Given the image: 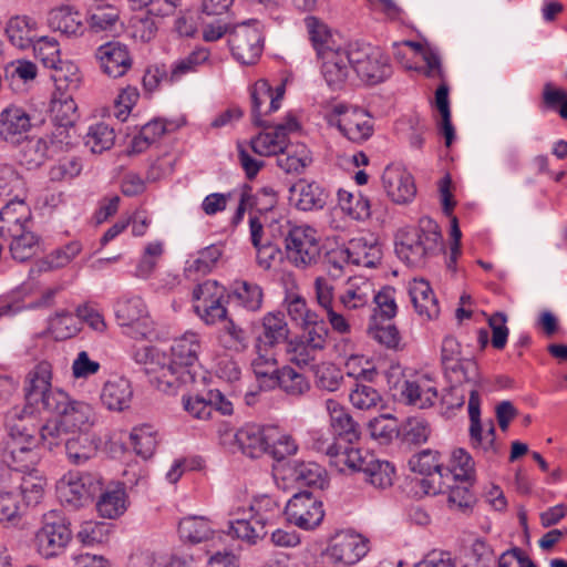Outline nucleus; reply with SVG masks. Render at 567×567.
<instances>
[{"label": "nucleus", "instance_id": "f257e3e1", "mask_svg": "<svg viewBox=\"0 0 567 567\" xmlns=\"http://www.w3.org/2000/svg\"><path fill=\"white\" fill-rule=\"evenodd\" d=\"M443 249L440 226L432 218H420L416 228H403L395 235V254L410 266H420Z\"/></svg>", "mask_w": 567, "mask_h": 567}, {"label": "nucleus", "instance_id": "f03ea898", "mask_svg": "<svg viewBox=\"0 0 567 567\" xmlns=\"http://www.w3.org/2000/svg\"><path fill=\"white\" fill-rule=\"evenodd\" d=\"M37 417L32 413L22 416L11 426L10 439L3 451V462L18 472H34L40 461L37 437Z\"/></svg>", "mask_w": 567, "mask_h": 567}, {"label": "nucleus", "instance_id": "7ed1b4c3", "mask_svg": "<svg viewBox=\"0 0 567 567\" xmlns=\"http://www.w3.org/2000/svg\"><path fill=\"white\" fill-rule=\"evenodd\" d=\"M200 350L199 337L194 332H186L174 339L171 347V353H166L165 365L169 368L172 377L176 379L171 393H174L182 385L190 384L195 381L198 364V353Z\"/></svg>", "mask_w": 567, "mask_h": 567}, {"label": "nucleus", "instance_id": "20e7f679", "mask_svg": "<svg viewBox=\"0 0 567 567\" xmlns=\"http://www.w3.org/2000/svg\"><path fill=\"white\" fill-rule=\"evenodd\" d=\"M101 491L102 480L95 473L68 472L56 483L59 501L71 508L84 506Z\"/></svg>", "mask_w": 567, "mask_h": 567}, {"label": "nucleus", "instance_id": "39448f33", "mask_svg": "<svg viewBox=\"0 0 567 567\" xmlns=\"http://www.w3.org/2000/svg\"><path fill=\"white\" fill-rule=\"evenodd\" d=\"M69 525L66 518L58 511H50L43 515L42 526L34 537L40 556L52 558L65 549L72 538Z\"/></svg>", "mask_w": 567, "mask_h": 567}, {"label": "nucleus", "instance_id": "423d86ee", "mask_svg": "<svg viewBox=\"0 0 567 567\" xmlns=\"http://www.w3.org/2000/svg\"><path fill=\"white\" fill-rule=\"evenodd\" d=\"M48 412L60 416L61 423L70 433L91 432L97 422V414L91 404L73 400L66 392L58 394L55 401L52 400Z\"/></svg>", "mask_w": 567, "mask_h": 567}, {"label": "nucleus", "instance_id": "0eeeda50", "mask_svg": "<svg viewBox=\"0 0 567 567\" xmlns=\"http://www.w3.org/2000/svg\"><path fill=\"white\" fill-rule=\"evenodd\" d=\"M285 250L288 261L296 268L311 267L320 256L317 231L307 225L290 227L285 235Z\"/></svg>", "mask_w": 567, "mask_h": 567}, {"label": "nucleus", "instance_id": "6e6552de", "mask_svg": "<svg viewBox=\"0 0 567 567\" xmlns=\"http://www.w3.org/2000/svg\"><path fill=\"white\" fill-rule=\"evenodd\" d=\"M352 63L353 71L369 84L380 83L391 74L389 58L379 47L353 43Z\"/></svg>", "mask_w": 567, "mask_h": 567}, {"label": "nucleus", "instance_id": "1a4fd4ad", "mask_svg": "<svg viewBox=\"0 0 567 567\" xmlns=\"http://www.w3.org/2000/svg\"><path fill=\"white\" fill-rule=\"evenodd\" d=\"M357 457H351V462H347L341 473L362 472L364 481L375 488L385 489L393 484L395 470L394 466L384 460H379L374 454L362 452L354 447Z\"/></svg>", "mask_w": 567, "mask_h": 567}, {"label": "nucleus", "instance_id": "9d476101", "mask_svg": "<svg viewBox=\"0 0 567 567\" xmlns=\"http://www.w3.org/2000/svg\"><path fill=\"white\" fill-rule=\"evenodd\" d=\"M114 313L121 327L132 329L135 338H146L153 330V320L150 317L144 300L138 296H124L114 305Z\"/></svg>", "mask_w": 567, "mask_h": 567}, {"label": "nucleus", "instance_id": "9b49d317", "mask_svg": "<svg viewBox=\"0 0 567 567\" xmlns=\"http://www.w3.org/2000/svg\"><path fill=\"white\" fill-rule=\"evenodd\" d=\"M51 381V363L48 361L37 363L25 377L27 402L31 405H41L43 410L49 411L52 400L55 401L58 394L64 393L61 389L52 388Z\"/></svg>", "mask_w": 567, "mask_h": 567}, {"label": "nucleus", "instance_id": "f8f14e48", "mask_svg": "<svg viewBox=\"0 0 567 567\" xmlns=\"http://www.w3.org/2000/svg\"><path fill=\"white\" fill-rule=\"evenodd\" d=\"M285 95V84L275 90L267 80H258L250 90L252 123L260 127H271L269 115L280 109Z\"/></svg>", "mask_w": 567, "mask_h": 567}, {"label": "nucleus", "instance_id": "ddd939ff", "mask_svg": "<svg viewBox=\"0 0 567 567\" xmlns=\"http://www.w3.org/2000/svg\"><path fill=\"white\" fill-rule=\"evenodd\" d=\"M329 122L336 125L344 137L354 143L367 141L373 133L372 120L361 109L336 105Z\"/></svg>", "mask_w": 567, "mask_h": 567}, {"label": "nucleus", "instance_id": "4468645a", "mask_svg": "<svg viewBox=\"0 0 567 567\" xmlns=\"http://www.w3.org/2000/svg\"><path fill=\"white\" fill-rule=\"evenodd\" d=\"M78 106L70 94L61 93L52 100L51 112L54 122L51 145L54 148L63 150L72 144L71 131L79 118Z\"/></svg>", "mask_w": 567, "mask_h": 567}, {"label": "nucleus", "instance_id": "2eb2a0df", "mask_svg": "<svg viewBox=\"0 0 567 567\" xmlns=\"http://www.w3.org/2000/svg\"><path fill=\"white\" fill-rule=\"evenodd\" d=\"M369 551V539L352 530H342L330 538L324 555L334 563L353 565Z\"/></svg>", "mask_w": 567, "mask_h": 567}, {"label": "nucleus", "instance_id": "dca6fc26", "mask_svg": "<svg viewBox=\"0 0 567 567\" xmlns=\"http://www.w3.org/2000/svg\"><path fill=\"white\" fill-rule=\"evenodd\" d=\"M133 359L137 364L144 367L152 384L163 392L171 393L176 379L172 377L169 368L165 365L166 352L155 347L143 346L134 350Z\"/></svg>", "mask_w": 567, "mask_h": 567}, {"label": "nucleus", "instance_id": "f3484780", "mask_svg": "<svg viewBox=\"0 0 567 567\" xmlns=\"http://www.w3.org/2000/svg\"><path fill=\"white\" fill-rule=\"evenodd\" d=\"M234 58L243 64H254L264 50V37L258 28L248 23L236 25L228 38Z\"/></svg>", "mask_w": 567, "mask_h": 567}, {"label": "nucleus", "instance_id": "a211bd4d", "mask_svg": "<svg viewBox=\"0 0 567 567\" xmlns=\"http://www.w3.org/2000/svg\"><path fill=\"white\" fill-rule=\"evenodd\" d=\"M285 514L291 524L302 529L317 527L324 517L322 502L309 492L295 494L288 501Z\"/></svg>", "mask_w": 567, "mask_h": 567}, {"label": "nucleus", "instance_id": "6ab92c4d", "mask_svg": "<svg viewBox=\"0 0 567 567\" xmlns=\"http://www.w3.org/2000/svg\"><path fill=\"white\" fill-rule=\"evenodd\" d=\"M481 399L480 393L472 389L468 398L470 415V436L474 449H481L484 453L496 455L499 453V446L495 442V425L493 420L487 423H481Z\"/></svg>", "mask_w": 567, "mask_h": 567}, {"label": "nucleus", "instance_id": "aec40b11", "mask_svg": "<svg viewBox=\"0 0 567 567\" xmlns=\"http://www.w3.org/2000/svg\"><path fill=\"white\" fill-rule=\"evenodd\" d=\"M352 52L353 43L344 48L338 45L318 56L321 60V73L329 86L339 89L346 83L353 70Z\"/></svg>", "mask_w": 567, "mask_h": 567}, {"label": "nucleus", "instance_id": "412c9836", "mask_svg": "<svg viewBox=\"0 0 567 567\" xmlns=\"http://www.w3.org/2000/svg\"><path fill=\"white\" fill-rule=\"evenodd\" d=\"M274 429H264L257 424H246L233 433L226 432L224 436L231 439L239 450L249 457H259L268 453L271 447Z\"/></svg>", "mask_w": 567, "mask_h": 567}, {"label": "nucleus", "instance_id": "4be33fe9", "mask_svg": "<svg viewBox=\"0 0 567 567\" xmlns=\"http://www.w3.org/2000/svg\"><path fill=\"white\" fill-rule=\"evenodd\" d=\"M272 131L259 133L251 138V150L260 156H279L288 142V134L297 131L298 122L293 116H288L284 123L270 127Z\"/></svg>", "mask_w": 567, "mask_h": 567}, {"label": "nucleus", "instance_id": "5701e85b", "mask_svg": "<svg viewBox=\"0 0 567 567\" xmlns=\"http://www.w3.org/2000/svg\"><path fill=\"white\" fill-rule=\"evenodd\" d=\"M95 58L102 71L114 79L125 75L133 64L127 45L117 41L100 45L95 51Z\"/></svg>", "mask_w": 567, "mask_h": 567}, {"label": "nucleus", "instance_id": "b1692460", "mask_svg": "<svg viewBox=\"0 0 567 567\" xmlns=\"http://www.w3.org/2000/svg\"><path fill=\"white\" fill-rule=\"evenodd\" d=\"M382 184L386 195L396 204L410 203L415 197L414 178L402 166H386L382 175Z\"/></svg>", "mask_w": 567, "mask_h": 567}, {"label": "nucleus", "instance_id": "393cba45", "mask_svg": "<svg viewBox=\"0 0 567 567\" xmlns=\"http://www.w3.org/2000/svg\"><path fill=\"white\" fill-rule=\"evenodd\" d=\"M311 446L317 452L328 456L330 466L340 473L347 462H351V457H357L354 446L342 445L337 437H329L328 433L322 430L311 432Z\"/></svg>", "mask_w": 567, "mask_h": 567}, {"label": "nucleus", "instance_id": "a878e982", "mask_svg": "<svg viewBox=\"0 0 567 567\" xmlns=\"http://www.w3.org/2000/svg\"><path fill=\"white\" fill-rule=\"evenodd\" d=\"M32 228V212L24 199L9 200L0 210V237Z\"/></svg>", "mask_w": 567, "mask_h": 567}, {"label": "nucleus", "instance_id": "bb28decb", "mask_svg": "<svg viewBox=\"0 0 567 567\" xmlns=\"http://www.w3.org/2000/svg\"><path fill=\"white\" fill-rule=\"evenodd\" d=\"M9 42L19 50H29L40 38L39 22L25 14L11 17L6 24Z\"/></svg>", "mask_w": 567, "mask_h": 567}, {"label": "nucleus", "instance_id": "cd10ccee", "mask_svg": "<svg viewBox=\"0 0 567 567\" xmlns=\"http://www.w3.org/2000/svg\"><path fill=\"white\" fill-rule=\"evenodd\" d=\"M401 395L406 403L419 409H426L434 404L437 399L435 382L429 375H419L413 380H405Z\"/></svg>", "mask_w": 567, "mask_h": 567}, {"label": "nucleus", "instance_id": "c85d7f7f", "mask_svg": "<svg viewBox=\"0 0 567 567\" xmlns=\"http://www.w3.org/2000/svg\"><path fill=\"white\" fill-rule=\"evenodd\" d=\"M257 511L259 512L264 507L269 511V514L266 516H259L258 519H256L257 524H260V529H257L251 525L249 520L246 519H238L236 522L230 523L228 534L231 535L235 538L248 540V542H255L257 538L260 537V532L265 527V525L272 519L274 517L278 516L280 514V507L279 505L274 502L270 497H264L261 501L257 503Z\"/></svg>", "mask_w": 567, "mask_h": 567}, {"label": "nucleus", "instance_id": "c756f323", "mask_svg": "<svg viewBox=\"0 0 567 567\" xmlns=\"http://www.w3.org/2000/svg\"><path fill=\"white\" fill-rule=\"evenodd\" d=\"M326 406L334 435L338 436V440H344L343 445H351L353 441L360 437L359 424L337 401L329 399L326 401Z\"/></svg>", "mask_w": 567, "mask_h": 567}, {"label": "nucleus", "instance_id": "7c9ffc66", "mask_svg": "<svg viewBox=\"0 0 567 567\" xmlns=\"http://www.w3.org/2000/svg\"><path fill=\"white\" fill-rule=\"evenodd\" d=\"M278 386L285 394L291 398H301L310 391L308 378L290 365H284L272 379H269L267 389Z\"/></svg>", "mask_w": 567, "mask_h": 567}, {"label": "nucleus", "instance_id": "2f4dec72", "mask_svg": "<svg viewBox=\"0 0 567 567\" xmlns=\"http://www.w3.org/2000/svg\"><path fill=\"white\" fill-rule=\"evenodd\" d=\"M48 25L68 38L80 37L85 27L81 14L69 6L54 8L48 13Z\"/></svg>", "mask_w": 567, "mask_h": 567}, {"label": "nucleus", "instance_id": "473e14b6", "mask_svg": "<svg viewBox=\"0 0 567 567\" xmlns=\"http://www.w3.org/2000/svg\"><path fill=\"white\" fill-rule=\"evenodd\" d=\"M133 389L128 379L117 377L107 380L101 392L103 405L111 411H123L131 404Z\"/></svg>", "mask_w": 567, "mask_h": 567}, {"label": "nucleus", "instance_id": "72a5a7b5", "mask_svg": "<svg viewBox=\"0 0 567 567\" xmlns=\"http://www.w3.org/2000/svg\"><path fill=\"white\" fill-rule=\"evenodd\" d=\"M409 295L417 313L426 319H436L440 307L430 284L424 279H413L409 284Z\"/></svg>", "mask_w": 567, "mask_h": 567}, {"label": "nucleus", "instance_id": "f704fd0d", "mask_svg": "<svg viewBox=\"0 0 567 567\" xmlns=\"http://www.w3.org/2000/svg\"><path fill=\"white\" fill-rule=\"evenodd\" d=\"M341 256L350 257L353 265L363 267H375L381 259V248L375 240L364 237L353 238L348 243L344 251L339 252Z\"/></svg>", "mask_w": 567, "mask_h": 567}, {"label": "nucleus", "instance_id": "c9c22d12", "mask_svg": "<svg viewBox=\"0 0 567 567\" xmlns=\"http://www.w3.org/2000/svg\"><path fill=\"white\" fill-rule=\"evenodd\" d=\"M374 293L373 284L363 277H353L346 284L344 290L339 295L340 303L348 310L365 307Z\"/></svg>", "mask_w": 567, "mask_h": 567}, {"label": "nucleus", "instance_id": "e433bc0d", "mask_svg": "<svg viewBox=\"0 0 567 567\" xmlns=\"http://www.w3.org/2000/svg\"><path fill=\"white\" fill-rule=\"evenodd\" d=\"M30 126L29 115L20 107H7L0 114V136L8 142L19 143Z\"/></svg>", "mask_w": 567, "mask_h": 567}, {"label": "nucleus", "instance_id": "4c0bfd02", "mask_svg": "<svg viewBox=\"0 0 567 567\" xmlns=\"http://www.w3.org/2000/svg\"><path fill=\"white\" fill-rule=\"evenodd\" d=\"M254 350L251 369L261 386L266 388L269 379H272L279 370L275 347L255 341Z\"/></svg>", "mask_w": 567, "mask_h": 567}, {"label": "nucleus", "instance_id": "58836bf2", "mask_svg": "<svg viewBox=\"0 0 567 567\" xmlns=\"http://www.w3.org/2000/svg\"><path fill=\"white\" fill-rule=\"evenodd\" d=\"M290 192L296 207L303 212L323 208L328 198L326 190L315 182H299Z\"/></svg>", "mask_w": 567, "mask_h": 567}, {"label": "nucleus", "instance_id": "ea45409f", "mask_svg": "<svg viewBox=\"0 0 567 567\" xmlns=\"http://www.w3.org/2000/svg\"><path fill=\"white\" fill-rule=\"evenodd\" d=\"M99 444L100 439L95 434L78 433L76 436L65 441V453L71 463L81 465L96 455Z\"/></svg>", "mask_w": 567, "mask_h": 567}, {"label": "nucleus", "instance_id": "a19ab883", "mask_svg": "<svg viewBox=\"0 0 567 567\" xmlns=\"http://www.w3.org/2000/svg\"><path fill=\"white\" fill-rule=\"evenodd\" d=\"M9 241V251L11 257L19 262H24L34 257L40 248L41 238L32 228L18 231L14 236L2 237Z\"/></svg>", "mask_w": 567, "mask_h": 567}, {"label": "nucleus", "instance_id": "79ce46f5", "mask_svg": "<svg viewBox=\"0 0 567 567\" xmlns=\"http://www.w3.org/2000/svg\"><path fill=\"white\" fill-rule=\"evenodd\" d=\"M127 497L125 488L121 484L109 486L101 491L96 503L99 514L104 518L114 519L123 515L126 511Z\"/></svg>", "mask_w": 567, "mask_h": 567}, {"label": "nucleus", "instance_id": "37998d69", "mask_svg": "<svg viewBox=\"0 0 567 567\" xmlns=\"http://www.w3.org/2000/svg\"><path fill=\"white\" fill-rule=\"evenodd\" d=\"M311 162L309 148L301 143H288L277 157V165L287 174H301Z\"/></svg>", "mask_w": 567, "mask_h": 567}, {"label": "nucleus", "instance_id": "c03bdc74", "mask_svg": "<svg viewBox=\"0 0 567 567\" xmlns=\"http://www.w3.org/2000/svg\"><path fill=\"white\" fill-rule=\"evenodd\" d=\"M82 251L80 241H70L62 247L53 249L35 264L38 272L53 271L66 267Z\"/></svg>", "mask_w": 567, "mask_h": 567}, {"label": "nucleus", "instance_id": "a18cd8bd", "mask_svg": "<svg viewBox=\"0 0 567 567\" xmlns=\"http://www.w3.org/2000/svg\"><path fill=\"white\" fill-rule=\"evenodd\" d=\"M261 332L256 342L276 347L284 341L289 333L288 324L281 312H269L261 320Z\"/></svg>", "mask_w": 567, "mask_h": 567}, {"label": "nucleus", "instance_id": "49530a36", "mask_svg": "<svg viewBox=\"0 0 567 567\" xmlns=\"http://www.w3.org/2000/svg\"><path fill=\"white\" fill-rule=\"evenodd\" d=\"M49 142L44 137L25 138L20 144L19 161L28 169L41 166L49 156Z\"/></svg>", "mask_w": 567, "mask_h": 567}, {"label": "nucleus", "instance_id": "de8ad7c7", "mask_svg": "<svg viewBox=\"0 0 567 567\" xmlns=\"http://www.w3.org/2000/svg\"><path fill=\"white\" fill-rule=\"evenodd\" d=\"M178 533L182 539L198 544L214 535L209 520L204 516H187L181 519Z\"/></svg>", "mask_w": 567, "mask_h": 567}, {"label": "nucleus", "instance_id": "09e8293b", "mask_svg": "<svg viewBox=\"0 0 567 567\" xmlns=\"http://www.w3.org/2000/svg\"><path fill=\"white\" fill-rule=\"evenodd\" d=\"M286 352L289 362L299 368H313L317 360L323 353L320 349L298 339L297 337L287 343Z\"/></svg>", "mask_w": 567, "mask_h": 567}, {"label": "nucleus", "instance_id": "8fccbe9b", "mask_svg": "<svg viewBox=\"0 0 567 567\" xmlns=\"http://www.w3.org/2000/svg\"><path fill=\"white\" fill-rule=\"evenodd\" d=\"M305 23L318 56L339 45L328 25L318 18L309 16L305 19Z\"/></svg>", "mask_w": 567, "mask_h": 567}, {"label": "nucleus", "instance_id": "3c124183", "mask_svg": "<svg viewBox=\"0 0 567 567\" xmlns=\"http://www.w3.org/2000/svg\"><path fill=\"white\" fill-rule=\"evenodd\" d=\"M290 476L300 485L313 486L320 489L327 484L324 468L315 462L295 463Z\"/></svg>", "mask_w": 567, "mask_h": 567}, {"label": "nucleus", "instance_id": "603ef678", "mask_svg": "<svg viewBox=\"0 0 567 567\" xmlns=\"http://www.w3.org/2000/svg\"><path fill=\"white\" fill-rule=\"evenodd\" d=\"M338 204L342 212L355 220H364L370 217V202L360 193H350L343 189L338 192Z\"/></svg>", "mask_w": 567, "mask_h": 567}, {"label": "nucleus", "instance_id": "864d4df0", "mask_svg": "<svg viewBox=\"0 0 567 567\" xmlns=\"http://www.w3.org/2000/svg\"><path fill=\"white\" fill-rule=\"evenodd\" d=\"M131 444L137 455L143 458L153 456L157 446V432L152 425L135 426L130 434Z\"/></svg>", "mask_w": 567, "mask_h": 567}, {"label": "nucleus", "instance_id": "5fc2aeb1", "mask_svg": "<svg viewBox=\"0 0 567 567\" xmlns=\"http://www.w3.org/2000/svg\"><path fill=\"white\" fill-rule=\"evenodd\" d=\"M221 256V250L216 245H210L199 250L196 256L187 261L185 272L187 277L204 276L212 271Z\"/></svg>", "mask_w": 567, "mask_h": 567}, {"label": "nucleus", "instance_id": "6e6d98bb", "mask_svg": "<svg viewBox=\"0 0 567 567\" xmlns=\"http://www.w3.org/2000/svg\"><path fill=\"white\" fill-rule=\"evenodd\" d=\"M0 196L10 200L25 198V184L18 171L10 165L0 166Z\"/></svg>", "mask_w": 567, "mask_h": 567}, {"label": "nucleus", "instance_id": "4d7b16f0", "mask_svg": "<svg viewBox=\"0 0 567 567\" xmlns=\"http://www.w3.org/2000/svg\"><path fill=\"white\" fill-rule=\"evenodd\" d=\"M450 87L445 80L441 81V84L435 91V106L441 115L439 123L440 130L445 137V145L450 146L454 140L455 133L451 122V110L449 102Z\"/></svg>", "mask_w": 567, "mask_h": 567}, {"label": "nucleus", "instance_id": "13d9d810", "mask_svg": "<svg viewBox=\"0 0 567 567\" xmlns=\"http://www.w3.org/2000/svg\"><path fill=\"white\" fill-rule=\"evenodd\" d=\"M409 467L412 472L421 475L431 476L439 474V477H443V464L441 462L440 453L434 450H423L414 454L409 460Z\"/></svg>", "mask_w": 567, "mask_h": 567}, {"label": "nucleus", "instance_id": "bf43d9fd", "mask_svg": "<svg viewBox=\"0 0 567 567\" xmlns=\"http://www.w3.org/2000/svg\"><path fill=\"white\" fill-rule=\"evenodd\" d=\"M115 141L114 130L105 123H97L90 126L84 144L94 154H101L110 150Z\"/></svg>", "mask_w": 567, "mask_h": 567}, {"label": "nucleus", "instance_id": "052dcab7", "mask_svg": "<svg viewBox=\"0 0 567 567\" xmlns=\"http://www.w3.org/2000/svg\"><path fill=\"white\" fill-rule=\"evenodd\" d=\"M431 433L430 423L417 416L406 419L399 430L402 441L413 445L426 443Z\"/></svg>", "mask_w": 567, "mask_h": 567}, {"label": "nucleus", "instance_id": "680f3d73", "mask_svg": "<svg viewBox=\"0 0 567 567\" xmlns=\"http://www.w3.org/2000/svg\"><path fill=\"white\" fill-rule=\"evenodd\" d=\"M455 481L471 483L475 480V467L472 456L463 449L453 451L451 463L445 468Z\"/></svg>", "mask_w": 567, "mask_h": 567}, {"label": "nucleus", "instance_id": "e2e57ef3", "mask_svg": "<svg viewBox=\"0 0 567 567\" xmlns=\"http://www.w3.org/2000/svg\"><path fill=\"white\" fill-rule=\"evenodd\" d=\"M210 52L206 48H197L187 56L176 61L171 70L169 81H179L184 75L197 71V68L208 61Z\"/></svg>", "mask_w": 567, "mask_h": 567}, {"label": "nucleus", "instance_id": "0e129e2a", "mask_svg": "<svg viewBox=\"0 0 567 567\" xmlns=\"http://www.w3.org/2000/svg\"><path fill=\"white\" fill-rule=\"evenodd\" d=\"M52 80L55 83L56 91L61 93L76 90L81 82V75L75 64L69 61H62L56 68L52 69Z\"/></svg>", "mask_w": 567, "mask_h": 567}, {"label": "nucleus", "instance_id": "69168bd1", "mask_svg": "<svg viewBox=\"0 0 567 567\" xmlns=\"http://www.w3.org/2000/svg\"><path fill=\"white\" fill-rule=\"evenodd\" d=\"M118 9L111 4H97L90 10L89 25L94 32L110 31L118 21Z\"/></svg>", "mask_w": 567, "mask_h": 567}, {"label": "nucleus", "instance_id": "338daca9", "mask_svg": "<svg viewBox=\"0 0 567 567\" xmlns=\"http://www.w3.org/2000/svg\"><path fill=\"white\" fill-rule=\"evenodd\" d=\"M343 382V373L333 363L322 362L315 368V383L320 390L334 392Z\"/></svg>", "mask_w": 567, "mask_h": 567}, {"label": "nucleus", "instance_id": "774afa93", "mask_svg": "<svg viewBox=\"0 0 567 567\" xmlns=\"http://www.w3.org/2000/svg\"><path fill=\"white\" fill-rule=\"evenodd\" d=\"M31 49L34 56L48 69H54L62 63L59 43L53 38L40 37Z\"/></svg>", "mask_w": 567, "mask_h": 567}]
</instances>
